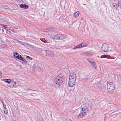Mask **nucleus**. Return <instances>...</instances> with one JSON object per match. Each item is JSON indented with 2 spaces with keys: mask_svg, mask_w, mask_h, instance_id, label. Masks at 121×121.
<instances>
[{
  "mask_svg": "<svg viewBox=\"0 0 121 121\" xmlns=\"http://www.w3.org/2000/svg\"><path fill=\"white\" fill-rule=\"evenodd\" d=\"M64 77L61 74H60L54 80L53 84V85L59 87L61 85L64 81Z\"/></svg>",
  "mask_w": 121,
  "mask_h": 121,
  "instance_id": "obj_1",
  "label": "nucleus"
},
{
  "mask_svg": "<svg viewBox=\"0 0 121 121\" xmlns=\"http://www.w3.org/2000/svg\"><path fill=\"white\" fill-rule=\"evenodd\" d=\"M77 76L76 74L73 73H70L69 77V80L68 86L70 87H72L75 85L76 79Z\"/></svg>",
  "mask_w": 121,
  "mask_h": 121,
  "instance_id": "obj_2",
  "label": "nucleus"
},
{
  "mask_svg": "<svg viewBox=\"0 0 121 121\" xmlns=\"http://www.w3.org/2000/svg\"><path fill=\"white\" fill-rule=\"evenodd\" d=\"M107 85L108 91L111 93H113L115 88L114 83L113 82H109L107 83Z\"/></svg>",
  "mask_w": 121,
  "mask_h": 121,
  "instance_id": "obj_3",
  "label": "nucleus"
},
{
  "mask_svg": "<svg viewBox=\"0 0 121 121\" xmlns=\"http://www.w3.org/2000/svg\"><path fill=\"white\" fill-rule=\"evenodd\" d=\"M87 111V110L86 109L84 108H82L80 113L77 116V117L78 118H80L84 116L86 114Z\"/></svg>",
  "mask_w": 121,
  "mask_h": 121,
  "instance_id": "obj_4",
  "label": "nucleus"
},
{
  "mask_svg": "<svg viewBox=\"0 0 121 121\" xmlns=\"http://www.w3.org/2000/svg\"><path fill=\"white\" fill-rule=\"evenodd\" d=\"M109 48L108 45L107 44H103L101 46V49L104 52H108L109 50Z\"/></svg>",
  "mask_w": 121,
  "mask_h": 121,
  "instance_id": "obj_5",
  "label": "nucleus"
},
{
  "mask_svg": "<svg viewBox=\"0 0 121 121\" xmlns=\"http://www.w3.org/2000/svg\"><path fill=\"white\" fill-rule=\"evenodd\" d=\"M54 38L55 39H61L64 38V36L62 34H58L55 36Z\"/></svg>",
  "mask_w": 121,
  "mask_h": 121,
  "instance_id": "obj_6",
  "label": "nucleus"
},
{
  "mask_svg": "<svg viewBox=\"0 0 121 121\" xmlns=\"http://www.w3.org/2000/svg\"><path fill=\"white\" fill-rule=\"evenodd\" d=\"M46 53V55L47 56H51L54 55V52L51 51H49L48 50H46L45 51Z\"/></svg>",
  "mask_w": 121,
  "mask_h": 121,
  "instance_id": "obj_7",
  "label": "nucleus"
},
{
  "mask_svg": "<svg viewBox=\"0 0 121 121\" xmlns=\"http://www.w3.org/2000/svg\"><path fill=\"white\" fill-rule=\"evenodd\" d=\"M13 54L15 58L18 59H19V56H20V55L19 54L16 52H15L14 53H13Z\"/></svg>",
  "mask_w": 121,
  "mask_h": 121,
  "instance_id": "obj_8",
  "label": "nucleus"
},
{
  "mask_svg": "<svg viewBox=\"0 0 121 121\" xmlns=\"http://www.w3.org/2000/svg\"><path fill=\"white\" fill-rule=\"evenodd\" d=\"M80 13L79 11L77 12L74 13L73 15V16L74 17L76 18L79 15Z\"/></svg>",
  "mask_w": 121,
  "mask_h": 121,
  "instance_id": "obj_9",
  "label": "nucleus"
},
{
  "mask_svg": "<svg viewBox=\"0 0 121 121\" xmlns=\"http://www.w3.org/2000/svg\"><path fill=\"white\" fill-rule=\"evenodd\" d=\"M110 57V56L109 55H102L100 57L101 58H108Z\"/></svg>",
  "mask_w": 121,
  "mask_h": 121,
  "instance_id": "obj_10",
  "label": "nucleus"
},
{
  "mask_svg": "<svg viewBox=\"0 0 121 121\" xmlns=\"http://www.w3.org/2000/svg\"><path fill=\"white\" fill-rule=\"evenodd\" d=\"M2 80H4V81L5 82L7 83L8 84H9L10 82H11L10 81V79H2Z\"/></svg>",
  "mask_w": 121,
  "mask_h": 121,
  "instance_id": "obj_11",
  "label": "nucleus"
},
{
  "mask_svg": "<svg viewBox=\"0 0 121 121\" xmlns=\"http://www.w3.org/2000/svg\"><path fill=\"white\" fill-rule=\"evenodd\" d=\"M89 78L88 77H86L83 78V80L84 82H88L89 81Z\"/></svg>",
  "mask_w": 121,
  "mask_h": 121,
  "instance_id": "obj_12",
  "label": "nucleus"
},
{
  "mask_svg": "<svg viewBox=\"0 0 121 121\" xmlns=\"http://www.w3.org/2000/svg\"><path fill=\"white\" fill-rule=\"evenodd\" d=\"M81 48H83L86 46V44L84 43H82L80 44Z\"/></svg>",
  "mask_w": 121,
  "mask_h": 121,
  "instance_id": "obj_13",
  "label": "nucleus"
},
{
  "mask_svg": "<svg viewBox=\"0 0 121 121\" xmlns=\"http://www.w3.org/2000/svg\"><path fill=\"white\" fill-rule=\"evenodd\" d=\"M81 48L80 44L75 46L73 48L74 50L76 48Z\"/></svg>",
  "mask_w": 121,
  "mask_h": 121,
  "instance_id": "obj_14",
  "label": "nucleus"
},
{
  "mask_svg": "<svg viewBox=\"0 0 121 121\" xmlns=\"http://www.w3.org/2000/svg\"><path fill=\"white\" fill-rule=\"evenodd\" d=\"M0 25L2 27V28H3L6 29L7 28V25H5L4 24H0Z\"/></svg>",
  "mask_w": 121,
  "mask_h": 121,
  "instance_id": "obj_15",
  "label": "nucleus"
},
{
  "mask_svg": "<svg viewBox=\"0 0 121 121\" xmlns=\"http://www.w3.org/2000/svg\"><path fill=\"white\" fill-rule=\"evenodd\" d=\"M19 59L22 60V61H23L25 59L23 58L21 55L19 56Z\"/></svg>",
  "mask_w": 121,
  "mask_h": 121,
  "instance_id": "obj_16",
  "label": "nucleus"
},
{
  "mask_svg": "<svg viewBox=\"0 0 121 121\" xmlns=\"http://www.w3.org/2000/svg\"><path fill=\"white\" fill-rule=\"evenodd\" d=\"M4 113L6 114H7L8 113V111L7 110L6 108L4 109Z\"/></svg>",
  "mask_w": 121,
  "mask_h": 121,
  "instance_id": "obj_17",
  "label": "nucleus"
},
{
  "mask_svg": "<svg viewBox=\"0 0 121 121\" xmlns=\"http://www.w3.org/2000/svg\"><path fill=\"white\" fill-rule=\"evenodd\" d=\"M118 79L119 81L121 82V75H120L118 77Z\"/></svg>",
  "mask_w": 121,
  "mask_h": 121,
  "instance_id": "obj_18",
  "label": "nucleus"
},
{
  "mask_svg": "<svg viewBox=\"0 0 121 121\" xmlns=\"http://www.w3.org/2000/svg\"><path fill=\"white\" fill-rule=\"evenodd\" d=\"M6 31L7 33H8L10 35H11V33L10 31Z\"/></svg>",
  "mask_w": 121,
  "mask_h": 121,
  "instance_id": "obj_19",
  "label": "nucleus"
},
{
  "mask_svg": "<svg viewBox=\"0 0 121 121\" xmlns=\"http://www.w3.org/2000/svg\"><path fill=\"white\" fill-rule=\"evenodd\" d=\"M26 58L29 59V60H32V58H31V57H30L29 56H26Z\"/></svg>",
  "mask_w": 121,
  "mask_h": 121,
  "instance_id": "obj_20",
  "label": "nucleus"
},
{
  "mask_svg": "<svg viewBox=\"0 0 121 121\" xmlns=\"http://www.w3.org/2000/svg\"><path fill=\"white\" fill-rule=\"evenodd\" d=\"M38 95L37 94H36V93H33L32 94H31V95L32 96H33L34 95H35L36 96H37Z\"/></svg>",
  "mask_w": 121,
  "mask_h": 121,
  "instance_id": "obj_21",
  "label": "nucleus"
},
{
  "mask_svg": "<svg viewBox=\"0 0 121 121\" xmlns=\"http://www.w3.org/2000/svg\"><path fill=\"white\" fill-rule=\"evenodd\" d=\"M24 61L22 63V64H23V63L26 64V63H27V61L25 59H24V61Z\"/></svg>",
  "mask_w": 121,
  "mask_h": 121,
  "instance_id": "obj_22",
  "label": "nucleus"
},
{
  "mask_svg": "<svg viewBox=\"0 0 121 121\" xmlns=\"http://www.w3.org/2000/svg\"><path fill=\"white\" fill-rule=\"evenodd\" d=\"M93 65V67L95 69H96V64H95V63H94V64H93V65Z\"/></svg>",
  "mask_w": 121,
  "mask_h": 121,
  "instance_id": "obj_23",
  "label": "nucleus"
},
{
  "mask_svg": "<svg viewBox=\"0 0 121 121\" xmlns=\"http://www.w3.org/2000/svg\"><path fill=\"white\" fill-rule=\"evenodd\" d=\"M24 4H22L20 5V7L21 8H24Z\"/></svg>",
  "mask_w": 121,
  "mask_h": 121,
  "instance_id": "obj_24",
  "label": "nucleus"
},
{
  "mask_svg": "<svg viewBox=\"0 0 121 121\" xmlns=\"http://www.w3.org/2000/svg\"><path fill=\"white\" fill-rule=\"evenodd\" d=\"M28 7V6L26 4H24V8L26 9Z\"/></svg>",
  "mask_w": 121,
  "mask_h": 121,
  "instance_id": "obj_25",
  "label": "nucleus"
},
{
  "mask_svg": "<svg viewBox=\"0 0 121 121\" xmlns=\"http://www.w3.org/2000/svg\"><path fill=\"white\" fill-rule=\"evenodd\" d=\"M65 121H72L71 120L68 119L67 118L65 120Z\"/></svg>",
  "mask_w": 121,
  "mask_h": 121,
  "instance_id": "obj_26",
  "label": "nucleus"
},
{
  "mask_svg": "<svg viewBox=\"0 0 121 121\" xmlns=\"http://www.w3.org/2000/svg\"><path fill=\"white\" fill-rule=\"evenodd\" d=\"M17 86H14V85H12V88H16L17 87Z\"/></svg>",
  "mask_w": 121,
  "mask_h": 121,
  "instance_id": "obj_27",
  "label": "nucleus"
},
{
  "mask_svg": "<svg viewBox=\"0 0 121 121\" xmlns=\"http://www.w3.org/2000/svg\"><path fill=\"white\" fill-rule=\"evenodd\" d=\"M40 39L42 41L44 42V41H45V39Z\"/></svg>",
  "mask_w": 121,
  "mask_h": 121,
  "instance_id": "obj_28",
  "label": "nucleus"
},
{
  "mask_svg": "<svg viewBox=\"0 0 121 121\" xmlns=\"http://www.w3.org/2000/svg\"><path fill=\"white\" fill-rule=\"evenodd\" d=\"M44 43H49V42L47 40H45L44 41Z\"/></svg>",
  "mask_w": 121,
  "mask_h": 121,
  "instance_id": "obj_29",
  "label": "nucleus"
},
{
  "mask_svg": "<svg viewBox=\"0 0 121 121\" xmlns=\"http://www.w3.org/2000/svg\"><path fill=\"white\" fill-rule=\"evenodd\" d=\"M113 6L114 7H115L116 6V4L115 3H113Z\"/></svg>",
  "mask_w": 121,
  "mask_h": 121,
  "instance_id": "obj_30",
  "label": "nucleus"
},
{
  "mask_svg": "<svg viewBox=\"0 0 121 121\" xmlns=\"http://www.w3.org/2000/svg\"><path fill=\"white\" fill-rule=\"evenodd\" d=\"M0 101L2 103L4 102H3V99H0Z\"/></svg>",
  "mask_w": 121,
  "mask_h": 121,
  "instance_id": "obj_31",
  "label": "nucleus"
},
{
  "mask_svg": "<svg viewBox=\"0 0 121 121\" xmlns=\"http://www.w3.org/2000/svg\"><path fill=\"white\" fill-rule=\"evenodd\" d=\"M6 106V105H4V106H3V107H4V109H6V107H5V106Z\"/></svg>",
  "mask_w": 121,
  "mask_h": 121,
  "instance_id": "obj_32",
  "label": "nucleus"
},
{
  "mask_svg": "<svg viewBox=\"0 0 121 121\" xmlns=\"http://www.w3.org/2000/svg\"><path fill=\"white\" fill-rule=\"evenodd\" d=\"M90 63L92 65L93 64H94V63L93 62H92L91 61L90 62Z\"/></svg>",
  "mask_w": 121,
  "mask_h": 121,
  "instance_id": "obj_33",
  "label": "nucleus"
},
{
  "mask_svg": "<svg viewBox=\"0 0 121 121\" xmlns=\"http://www.w3.org/2000/svg\"><path fill=\"white\" fill-rule=\"evenodd\" d=\"M12 32L13 33H16V31H12Z\"/></svg>",
  "mask_w": 121,
  "mask_h": 121,
  "instance_id": "obj_34",
  "label": "nucleus"
},
{
  "mask_svg": "<svg viewBox=\"0 0 121 121\" xmlns=\"http://www.w3.org/2000/svg\"><path fill=\"white\" fill-rule=\"evenodd\" d=\"M75 23H77V24H78V23H79L77 21H76Z\"/></svg>",
  "mask_w": 121,
  "mask_h": 121,
  "instance_id": "obj_35",
  "label": "nucleus"
},
{
  "mask_svg": "<svg viewBox=\"0 0 121 121\" xmlns=\"http://www.w3.org/2000/svg\"><path fill=\"white\" fill-rule=\"evenodd\" d=\"M30 90V89H26V91H30V90Z\"/></svg>",
  "mask_w": 121,
  "mask_h": 121,
  "instance_id": "obj_36",
  "label": "nucleus"
},
{
  "mask_svg": "<svg viewBox=\"0 0 121 121\" xmlns=\"http://www.w3.org/2000/svg\"><path fill=\"white\" fill-rule=\"evenodd\" d=\"M17 83V82H14V85H16V84Z\"/></svg>",
  "mask_w": 121,
  "mask_h": 121,
  "instance_id": "obj_37",
  "label": "nucleus"
},
{
  "mask_svg": "<svg viewBox=\"0 0 121 121\" xmlns=\"http://www.w3.org/2000/svg\"><path fill=\"white\" fill-rule=\"evenodd\" d=\"M18 42L19 43H21V42L20 41H18Z\"/></svg>",
  "mask_w": 121,
  "mask_h": 121,
  "instance_id": "obj_38",
  "label": "nucleus"
},
{
  "mask_svg": "<svg viewBox=\"0 0 121 121\" xmlns=\"http://www.w3.org/2000/svg\"><path fill=\"white\" fill-rule=\"evenodd\" d=\"M2 104H3V106H4V105H4V102H3V103H2Z\"/></svg>",
  "mask_w": 121,
  "mask_h": 121,
  "instance_id": "obj_39",
  "label": "nucleus"
},
{
  "mask_svg": "<svg viewBox=\"0 0 121 121\" xmlns=\"http://www.w3.org/2000/svg\"><path fill=\"white\" fill-rule=\"evenodd\" d=\"M52 28H51V29H50L49 28V30H52Z\"/></svg>",
  "mask_w": 121,
  "mask_h": 121,
  "instance_id": "obj_40",
  "label": "nucleus"
},
{
  "mask_svg": "<svg viewBox=\"0 0 121 121\" xmlns=\"http://www.w3.org/2000/svg\"><path fill=\"white\" fill-rule=\"evenodd\" d=\"M12 85L11 86H9V87H12Z\"/></svg>",
  "mask_w": 121,
  "mask_h": 121,
  "instance_id": "obj_41",
  "label": "nucleus"
},
{
  "mask_svg": "<svg viewBox=\"0 0 121 121\" xmlns=\"http://www.w3.org/2000/svg\"><path fill=\"white\" fill-rule=\"evenodd\" d=\"M33 91H35V90H33Z\"/></svg>",
  "mask_w": 121,
  "mask_h": 121,
  "instance_id": "obj_42",
  "label": "nucleus"
},
{
  "mask_svg": "<svg viewBox=\"0 0 121 121\" xmlns=\"http://www.w3.org/2000/svg\"><path fill=\"white\" fill-rule=\"evenodd\" d=\"M4 30L3 31V32H4Z\"/></svg>",
  "mask_w": 121,
  "mask_h": 121,
  "instance_id": "obj_43",
  "label": "nucleus"
}]
</instances>
